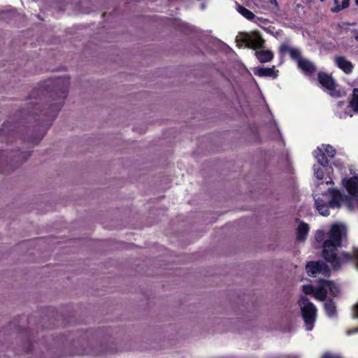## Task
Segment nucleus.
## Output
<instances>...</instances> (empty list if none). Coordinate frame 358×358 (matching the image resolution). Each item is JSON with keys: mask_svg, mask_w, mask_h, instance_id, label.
I'll list each match as a JSON object with an SVG mask.
<instances>
[{"mask_svg": "<svg viewBox=\"0 0 358 358\" xmlns=\"http://www.w3.org/2000/svg\"><path fill=\"white\" fill-rule=\"evenodd\" d=\"M70 85L69 76L51 78L41 82L29 96L26 120H34V129L39 133L27 139L35 145L44 137L68 96Z\"/></svg>", "mask_w": 358, "mask_h": 358, "instance_id": "f257e3e1", "label": "nucleus"}, {"mask_svg": "<svg viewBox=\"0 0 358 358\" xmlns=\"http://www.w3.org/2000/svg\"><path fill=\"white\" fill-rule=\"evenodd\" d=\"M328 238L322 243V257L329 263L334 271H338L342 266L348 263L355 264L358 268V248H353L351 252L338 250L348 238V229L343 224H334L327 233Z\"/></svg>", "mask_w": 358, "mask_h": 358, "instance_id": "f03ea898", "label": "nucleus"}, {"mask_svg": "<svg viewBox=\"0 0 358 358\" xmlns=\"http://www.w3.org/2000/svg\"><path fill=\"white\" fill-rule=\"evenodd\" d=\"M20 126L7 120L0 127V142L8 144L13 142L19 133ZM31 153L20 150L8 152L0 150V173H8L13 171L18 164L25 162Z\"/></svg>", "mask_w": 358, "mask_h": 358, "instance_id": "7ed1b4c3", "label": "nucleus"}, {"mask_svg": "<svg viewBox=\"0 0 358 358\" xmlns=\"http://www.w3.org/2000/svg\"><path fill=\"white\" fill-rule=\"evenodd\" d=\"M299 304L301 306L303 319L307 326L306 329L310 331L313 329L316 320V307L306 296H301L299 300Z\"/></svg>", "mask_w": 358, "mask_h": 358, "instance_id": "20e7f679", "label": "nucleus"}, {"mask_svg": "<svg viewBox=\"0 0 358 358\" xmlns=\"http://www.w3.org/2000/svg\"><path fill=\"white\" fill-rule=\"evenodd\" d=\"M278 53L280 58H283L286 54H289L291 59L299 62L302 59L301 51L296 48H292L287 43H282L278 48Z\"/></svg>", "mask_w": 358, "mask_h": 358, "instance_id": "39448f33", "label": "nucleus"}, {"mask_svg": "<svg viewBox=\"0 0 358 358\" xmlns=\"http://www.w3.org/2000/svg\"><path fill=\"white\" fill-rule=\"evenodd\" d=\"M317 80L319 83L332 94V92L336 88V84L333 77L327 73L320 71L317 74Z\"/></svg>", "mask_w": 358, "mask_h": 358, "instance_id": "423d86ee", "label": "nucleus"}, {"mask_svg": "<svg viewBox=\"0 0 358 358\" xmlns=\"http://www.w3.org/2000/svg\"><path fill=\"white\" fill-rule=\"evenodd\" d=\"M342 183L350 195L354 196H358V176L343 178Z\"/></svg>", "mask_w": 358, "mask_h": 358, "instance_id": "0eeeda50", "label": "nucleus"}, {"mask_svg": "<svg viewBox=\"0 0 358 358\" xmlns=\"http://www.w3.org/2000/svg\"><path fill=\"white\" fill-rule=\"evenodd\" d=\"M335 62L337 66L345 73L350 74L352 72L354 66L351 62L348 61L344 56H337L335 57Z\"/></svg>", "mask_w": 358, "mask_h": 358, "instance_id": "6e6552de", "label": "nucleus"}, {"mask_svg": "<svg viewBox=\"0 0 358 358\" xmlns=\"http://www.w3.org/2000/svg\"><path fill=\"white\" fill-rule=\"evenodd\" d=\"M278 71H275V66L269 67H258L254 70V73L259 77H270L276 78L278 77Z\"/></svg>", "mask_w": 358, "mask_h": 358, "instance_id": "1a4fd4ad", "label": "nucleus"}, {"mask_svg": "<svg viewBox=\"0 0 358 358\" xmlns=\"http://www.w3.org/2000/svg\"><path fill=\"white\" fill-rule=\"evenodd\" d=\"M298 66L308 76H311L316 71L315 66L306 59L302 58L299 60Z\"/></svg>", "mask_w": 358, "mask_h": 358, "instance_id": "9d476101", "label": "nucleus"}, {"mask_svg": "<svg viewBox=\"0 0 358 358\" xmlns=\"http://www.w3.org/2000/svg\"><path fill=\"white\" fill-rule=\"evenodd\" d=\"M309 229L308 224L301 221L296 229V240L299 242L305 241L307 238Z\"/></svg>", "mask_w": 358, "mask_h": 358, "instance_id": "9b49d317", "label": "nucleus"}, {"mask_svg": "<svg viewBox=\"0 0 358 358\" xmlns=\"http://www.w3.org/2000/svg\"><path fill=\"white\" fill-rule=\"evenodd\" d=\"M321 262L310 261L306 264V269L308 275L310 277H315L317 274L321 273Z\"/></svg>", "mask_w": 358, "mask_h": 358, "instance_id": "f8f14e48", "label": "nucleus"}, {"mask_svg": "<svg viewBox=\"0 0 358 358\" xmlns=\"http://www.w3.org/2000/svg\"><path fill=\"white\" fill-rule=\"evenodd\" d=\"M331 199L328 201V203L331 208H340L341 201L343 200L342 195L341 193L336 189L331 190Z\"/></svg>", "mask_w": 358, "mask_h": 358, "instance_id": "ddd939ff", "label": "nucleus"}, {"mask_svg": "<svg viewBox=\"0 0 358 358\" xmlns=\"http://www.w3.org/2000/svg\"><path fill=\"white\" fill-rule=\"evenodd\" d=\"M313 156L317 159V162L323 167L328 166L329 159L324 150L317 147L313 152Z\"/></svg>", "mask_w": 358, "mask_h": 358, "instance_id": "4468645a", "label": "nucleus"}, {"mask_svg": "<svg viewBox=\"0 0 358 358\" xmlns=\"http://www.w3.org/2000/svg\"><path fill=\"white\" fill-rule=\"evenodd\" d=\"M255 55L261 63L271 62L274 56L273 52L269 50L256 51Z\"/></svg>", "mask_w": 358, "mask_h": 358, "instance_id": "2eb2a0df", "label": "nucleus"}, {"mask_svg": "<svg viewBox=\"0 0 358 358\" xmlns=\"http://www.w3.org/2000/svg\"><path fill=\"white\" fill-rule=\"evenodd\" d=\"M264 44V40L259 34H256L254 38H250L248 41V46L255 50L262 48Z\"/></svg>", "mask_w": 358, "mask_h": 358, "instance_id": "dca6fc26", "label": "nucleus"}, {"mask_svg": "<svg viewBox=\"0 0 358 358\" xmlns=\"http://www.w3.org/2000/svg\"><path fill=\"white\" fill-rule=\"evenodd\" d=\"M324 310L327 316L333 317L336 315V306L332 299H329L324 303Z\"/></svg>", "mask_w": 358, "mask_h": 358, "instance_id": "f3484780", "label": "nucleus"}, {"mask_svg": "<svg viewBox=\"0 0 358 358\" xmlns=\"http://www.w3.org/2000/svg\"><path fill=\"white\" fill-rule=\"evenodd\" d=\"M348 107L355 113H358V88H354L350 98Z\"/></svg>", "mask_w": 358, "mask_h": 358, "instance_id": "a211bd4d", "label": "nucleus"}, {"mask_svg": "<svg viewBox=\"0 0 358 358\" xmlns=\"http://www.w3.org/2000/svg\"><path fill=\"white\" fill-rule=\"evenodd\" d=\"M236 10L240 14H241L247 20H252L255 17V15L251 10H248V8L240 5L238 3H236Z\"/></svg>", "mask_w": 358, "mask_h": 358, "instance_id": "6ab92c4d", "label": "nucleus"}, {"mask_svg": "<svg viewBox=\"0 0 358 358\" xmlns=\"http://www.w3.org/2000/svg\"><path fill=\"white\" fill-rule=\"evenodd\" d=\"M327 291L324 287L315 289L313 296L320 301H324L327 298Z\"/></svg>", "mask_w": 358, "mask_h": 358, "instance_id": "aec40b11", "label": "nucleus"}, {"mask_svg": "<svg viewBox=\"0 0 358 358\" xmlns=\"http://www.w3.org/2000/svg\"><path fill=\"white\" fill-rule=\"evenodd\" d=\"M324 147V152H325L327 157L333 158L336 154L335 148L330 145H322Z\"/></svg>", "mask_w": 358, "mask_h": 358, "instance_id": "412c9836", "label": "nucleus"}, {"mask_svg": "<svg viewBox=\"0 0 358 358\" xmlns=\"http://www.w3.org/2000/svg\"><path fill=\"white\" fill-rule=\"evenodd\" d=\"M324 285L328 287L330 292L334 295L339 292L338 288L336 286L333 281L324 280Z\"/></svg>", "mask_w": 358, "mask_h": 358, "instance_id": "4be33fe9", "label": "nucleus"}, {"mask_svg": "<svg viewBox=\"0 0 358 358\" xmlns=\"http://www.w3.org/2000/svg\"><path fill=\"white\" fill-rule=\"evenodd\" d=\"M329 208H330V206H329V203H327L324 204V206H318L317 208H316V209L318 210L319 213L321 215L328 216L330 213Z\"/></svg>", "mask_w": 358, "mask_h": 358, "instance_id": "5701e85b", "label": "nucleus"}, {"mask_svg": "<svg viewBox=\"0 0 358 358\" xmlns=\"http://www.w3.org/2000/svg\"><path fill=\"white\" fill-rule=\"evenodd\" d=\"M315 289L312 285H304L302 286V290L306 294H313Z\"/></svg>", "mask_w": 358, "mask_h": 358, "instance_id": "b1692460", "label": "nucleus"}, {"mask_svg": "<svg viewBox=\"0 0 358 358\" xmlns=\"http://www.w3.org/2000/svg\"><path fill=\"white\" fill-rule=\"evenodd\" d=\"M315 204L316 208H317L318 206H324V204L328 203V201H326L323 199H322L320 196L315 197Z\"/></svg>", "mask_w": 358, "mask_h": 358, "instance_id": "393cba45", "label": "nucleus"}, {"mask_svg": "<svg viewBox=\"0 0 358 358\" xmlns=\"http://www.w3.org/2000/svg\"><path fill=\"white\" fill-rule=\"evenodd\" d=\"M322 273L323 275H329V274H330V269H329V268L324 262H322L321 273Z\"/></svg>", "mask_w": 358, "mask_h": 358, "instance_id": "a878e982", "label": "nucleus"}, {"mask_svg": "<svg viewBox=\"0 0 358 358\" xmlns=\"http://www.w3.org/2000/svg\"><path fill=\"white\" fill-rule=\"evenodd\" d=\"M324 237V232L322 230H318L317 231L315 234V240L317 242H321L323 241Z\"/></svg>", "mask_w": 358, "mask_h": 358, "instance_id": "bb28decb", "label": "nucleus"}, {"mask_svg": "<svg viewBox=\"0 0 358 358\" xmlns=\"http://www.w3.org/2000/svg\"><path fill=\"white\" fill-rule=\"evenodd\" d=\"M315 177L318 180H322L324 178V172L322 169H318L315 173Z\"/></svg>", "mask_w": 358, "mask_h": 358, "instance_id": "cd10ccee", "label": "nucleus"}, {"mask_svg": "<svg viewBox=\"0 0 358 358\" xmlns=\"http://www.w3.org/2000/svg\"><path fill=\"white\" fill-rule=\"evenodd\" d=\"M321 358H341L339 356L332 355L329 352L324 353Z\"/></svg>", "mask_w": 358, "mask_h": 358, "instance_id": "c85d7f7f", "label": "nucleus"}, {"mask_svg": "<svg viewBox=\"0 0 358 358\" xmlns=\"http://www.w3.org/2000/svg\"><path fill=\"white\" fill-rule=\"evenodd\" d=\"M350 0H342V4L341 8H347L350 6Z\"/></svg>", "mask_w": 358, "mask_h": 358, "instance_id": "c756f323", "label": "nucleus"}, {"mask_svg": "<svg viewBox=\"0 0 358 358\" xmlns=\"http://www.w3.org/2000/svg\"><path fill=\"white\" fill-rule=\"evenodd\" d=\"M341 5H336V6L332 7L331 8V11L332 13H338L339 11H341V10L343 9V8H341Z\"/></svg>", "mask_w": 358, "mask_h": 358, "instance_id": "7c9ffc66", "label": "nucleus"}, {"mask_svg": "<svg viewBox=\"0 0 358 358\" xmlns=\"http://www.w3.org/2000/svg\"><path fill=\"white\" fill-rule=\"evenodd\" d=\"M354 317H358V303L354 308Z\"/></svg>", "mask_w": 358, "mask_h": 358, "instance_id": "2f4dec72", "label": "nucleus"}, {"mask_svg": "<svg viewBox=\"0 0 358 358\" xmlns=\"http://www.w3.org/2000/svg\"><path fill=\"white\" fill-rule=\"evenodd\" d=\"M28 345V350L26 352L27 354H28L31 351L32 347V345L30 342H29Z\"/></svg>", "mask_w": 358, "mask_h": 358, "instance_id": "473e14b6", "label": "nucleus"}, {"mask_svg": "<svg viewBox=\"0 0 358 358\" xmlns=\"http://www.w3.org/2000/svg\"><path fill=\"white\" fill-rule=\"evenodd\" d=\"M270 2L271 4H275V5L278 4L277 0H270Z\"/></svg>", "mask_w": 358, "mask_h": 358, "instance_id": "72a5a7b5", "label": "nucleus"}, {"mask_svg": "<svg viewBox=\"0 0 358 358\" xmlns=\"http://www.w3.org/2000/svg\"><path fill=\"white\" fill-rule=\"evenodd\" d=\"M334 3H335L336 5H339V4H338V0H334Z\"/></svg>", "mask_w": 358, "mask_h": 358, "instance_id": "f704fd0d", "label": "nucleus"}, {"mask_svg": "<svg viewBox=\"0 0 358 358\" xmlns=\"http://www.w3.org/2000/svg\"><path fill=\"white\" fill-rule=\"evenodd\" d=\"M331 183H332V182H331V181H330V182H327V184H331Z\"/></svg>", "mask_w": 358, "mask_h": 358, "instance_id": "c9c22d12", "label": "nucleus"}, {"mask_svg": "<svg viewBox=\"0 0 358 358\" xmlns=\"http://www.w3.org/2000/svg\"><path fill=\"white\" fill-rule=\"evenodd\" d=\"M356 4L358 5V0H355Z\"/></svg>", "mask_w": 358, "mask_h": 358, "instance_id": "e433bc0d", "label": "nucleus"}, {"mask_svg": "<svg viewBox=\"0 0 358 358\" xmlns=\"http://www.w3.org/2000/svg\"><path fill=\"white\" fill-rule=\"evenodd\" d=\"M356 40L358 41V35L356 36Z\"/></svg>", "mask_w": 358, "mask_h": 358, "instance_id": "4c0bfd02", "label": "nucleus"}, {"mask_svg": "<svg viewBox=\"0 0 358 358\" xmlns=\"http://www.w3.org/2000/svg\"><path fill=\"white\" fill-rule=\"evenodd\" d=\"M321 2H324L325 0H320Z\"/></svg>", "mask_w": 358, "mask_h": 358, "instance_id": "58836bf2", "label": "nucleus"}]
</instances>
